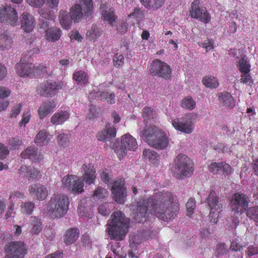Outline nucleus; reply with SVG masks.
I'll return each mask as SVG.
<instances>
[{"label": "nucleus", "instance_id": "69168bd1", "mask_svg": "<svg viewBox=\"0 0 258 258\" xmlns=\"http://www.w3.org/2000/svg\"><path fill=\"white\" fill-rule=\"evenodd\" d=\"M11 94V90L8 87L0 86V98H8Z\"/></svg>", "mask_w": 258, "mask_h": 258}, {"label": "nucleus", "instance_id": "aec40b11", "mask_svg": "<svg viewBox=\"0 0 258 258\" xmlns=\"http://www.w3.org/2000/svg\"><path fill=\"white\" fill-rule=\"evenodd\" d=\"M46 6L39 11L40 16L48 20H54L55 15L52 10L53 9H57L59 0H45Z\"/></svg>", "mask_w": 258, "mask_h": 258}, {"label": "nucleus", "instance_id": "5fc2aeb1", "mask_svg": "<svg viewBox=\"0 0 258 258\" xmlns=\"http://www.w3.org/2000/svg\"><path fill=\"white\" fill-rule=\"evenodd\" d=\"M117 29L120 33H125L128 29V24L126 20H121L118 23Z\"/></svg>", "mask_w": 258, "mask_h": 258}, {"label": "nucleus", "instance_id": "603ef678", "mask_svg": "<svg viewBox=\"0 0 258 258\" xmlns=\"http://www.w3.org/2000/svg\"><path fill=\"white\" fill-rule=\"evenodd\" d=\"M155 112L150 107H145L143 110V116L145 119L148 120L155 117Z\"/></svg>", "mask_w": 258, "mask_h": 258}, {"label": "nucleus", "instance_id": "4be33fe9", "mask_svg": "<svg viewBox=\"0 0 258 258\" xmlns=\"http://www.w3.org/2000/svg\"><path fill=\"white\" fill-rule=\"evenodd\" d=\"M100 11L102 19L112 26L117 18L114 8L110 7L108 4L105 3L101 5Z\"/></svg>", "mask_w": 258, "mask_h": 258}, {"label": "nucleus", "instance_id": "13d9d810", "mask_svg": "<svg viewBox=\"0 0 258 258\" xmlns=\"http://www.w3.org/2000/svg\"><path fill=\"white\" fill-rule=\"evenodd\" d=\"M124 63V57L121 54L116 53L113 57L114 66L116 67H120Z\"/></svg>", "mask_w": 258, "mask_h": 258}, {"label": "nucleus", "instance_id": "79ce46f5", "mask_svg": "<svg viewBox=\"0 0 258 258\" xmlns=\"http://www.w3.org/2000/svg\"><path fill=\"white\" fill-rule=\"evenodd\" d=\"M202 82L206 87L210 88H216L219 85L218 79L211 76L204 77L202 80Z\"/></svg>", "mask_w": 258, "mask_h": 258}, {"label": "nucleus", "instance_id": "2f4dec72", "mask_svg": "<svg viewBox=\"0 0 258 258\" xmlns=\"http://www.w3.org/2000/svg\"><path fill=\"white\" fill-rule=\"evenodd\" d=\"M56 104L54 101L50 100L43 103L39 108L38 113L40 118H43L53 111Z\"/></svg>", "mask_w": 258, "mask_h": 258}, {"label": "nucleus", "instance_id": "9b49d317", "mask_svg": "<svg viewBox=\"0 0 258 258\" xmlns=\"http://www.w3.org/2000/svg\"><path fill=\"white\" fill-rule=\"evenodd\" d=\"M171 123L177 131L187 134L191 133L195 128L192 115L190 113L186 114L180 118L173 119Z\"/></svg>", "mask_w": 258, "mask_h": 258}, {"label": "nucleus", "instance_id": "58836bf2", "mask_svg": "<svg viewBox=\"0 0 258 258\" xmlns=\"http://www.w3.org/2000/svg\"><path fill=\"white\" fill-rule=\"evenodd\" d=\"M141 3L147 8L157 9L161 7L165 0H140Z\"/></svg>", "mask_w": 258, "mask_h": 258}, {"label": "nucleus", "instance_id": "cd10ccee", "mask_svg": "<svg viewBox=\"0 0 258 258\" xmlns=\"http://www.w3.org/2000/svg\"><path fill=\"white\" fill-rule=\"evenodd\" d=\"M116 130L114 126L106 125L105 129L99 131L97 135V138L99 141H107L116 136Z\"/></svg>", "mask_w": 258, "mask_h": 258}, {"label": "nucleus", "instance_id": "39448f33", "mask_svg": "<svg viewBox=\"0 0 258 258\" xmlns=\"http://www.w3.org/2000/svg\"><path fill=\"white\" fill-rule=\"evenodd\" d=\"M141 138L149 146L160 150L165 149L169 144L167 134L155 126H151L141 133Z\"/></svg>", "mask_w": 258, "mask_h": 258}, {"label": "nucleus", "instance_id": "e2e57ef3", "mask_svg": "<svg viewBox=\"0 0 258 258\" xmlns=\"http://www.w3.org/2000/svg\"><path fill=\"white\" fill-rule=\"evenodd\" d=\"M22 144L21 140L19 138H14L10 140L9 142V145L10 148L15 149L17 148Z\"/></svg>", "mask_w": 258, "mask_h": 258}, {"label": "nucleus", "instance_id": "b1692460", "mask_svg": "<svg viewBox=\"0 0 258 258\" xmlns=\"http://www.w3.org/2000/svg\"><path fill=\"white\" fill-rule=\"evenodd\" d=\"M209 171L214 174H223L228 175L231 172V166L223 162H212L209 166Z\"/></svg>", "mask_w": 258, "mask_h": 258}, {"label": "nucleus", "instance_id": "0e129e2a", "mask_svg": "<svg viewBox=\"0 0 258 258\" xmlns=\"http://www.w3.org/2000/svg\"><path fill=\"white\" fill-rule=\"evenodd\" d=\"M109 171L107 169H104L102 171L101 178L104 182L107 184L112 183V180L110 177Z\"/></svg>", "mask_w": 258, "mask_h": 258}, {"label": "nucleus", "instance_id": "ddd939ff", "mask_svg": "<svg viewBox=\"0 0 258 258\" xmlns=\"http://www.w3.org/2000/svg\"><path fill=\"white\" fill-rule=\"evenodd\" d=\"M189 16L204 23H208L211 17L206 8L200 6V0H194L191 4Z\"/></svg>", "mask_w": 258, "mask_h": 258}, {"label": "nucleus", "instance_id": "f257e3e1", "mask_svg": "<svg viewBox=\"0 0 258 258\" xmlns=\"http://www.w3.org/2000/svg\"><path fill=\"white\" fill-rule=\"evenodd\" d=\"M131 209L134 211V218L138 222L146 220L149 215H154L164 221L173 219L179 210L178 200L173 194L163 191L156 193L153 198L147 202L143 200L133 204Z\"/></svg>", "mask_w": 258, "mask_h": 258}, {"label": "nucleus", "instance_id": "338daca9", "mask_svg": "<svg viewBox=\"0 0 258 258\" xmlns=\"http://www.w3.org/2000/svg\"><path fill=\"white\" fill-rule=\"evenodd\" d=\"M22 110V104H18L14 106L12 110L11 111V117H16L19 113L21 112Z\"/></svg>", "mask_w": 258, "mask_h": 258}, {"label": "nucleus", "instance_id": "6ab92c4d", "mask_svg": "<svg viewBox=\"0 0 258 258\" xmlns=\"http://www.w3.org/2000/svg\"><path fill=\"white\" fill-rule=\"evenodd\" d=\"M113 198L115 202L122 204L125 202L126 192L124 187V181L122 180L113 182L111 187Z\"/></svg>", "mask_w": 258, "mask_h": 258}, {"label": "nucleus", "instance_id": "c756f323", "mask_svg": "<svg viewBox=\"0 0 258 258\" xmlns=\"http://www.w3.org/2000/svg\"><path fill=\"white\" fill-rule=\"evenodd\" d=\"M141 242L142 238L139 235H135L130 239L131 250L128 251L127 258H138L136 251L141 247Z\"/></svg>", "mask_w": 258, "mask_h": 258}, {"label": "nucleus", "instance_id": "bb28decb", "mask_svg": "<svg viewBox=\"0 0 258 258\" xmlns=\"http://www.w3.org/2000/svg\"><path fill=\"white\" fill-rule=\"evenodd\" d=\"M218 97L220 105L223 106L232 108L235 106L234 99L229 92L220 93L218 95Z\"/></svg>", "mask_w": 258, "mask_h": 258}, {"label": "nucleus", "instance_id": "680f3d73", "mask_svg": "<svg viewBox=\"0 0 258 258\" xmlns=\"http://www.w3.org/2000/svg\"><path fill=\"white\" fill-rule=\"evenodd\" d=\"M246 254L248 258H252L253 256L258 254V247L253 245L248 246Z\"/></svg>", "mask_w": 258, "mask_h": 258}, {"label": "nucleus", "instance_id": "a18cd8bd", "mask_svg": "<svg viewBox=\"0 0 258 258\" xmlns=\"http://www.w3.org/2000/svg\"><path fill=\"white\" fill-rule=\"evenodd\" d=\"M250 65L249 62L244 58L240 59L238 63L237 68L241 73H249L250 71Z\"/></svg>", "mask_w": 258, "mask_h": 258}, {"label": "nucleus", "instance_id": "0eeeda50", "mask_svg": "<svg viewBox=\"0 0 258 258\" xmlns=\"http://www.w3.org/2000/svg\"><path fill=\"white\" fill-rule=\"evenodd\" d=\"M194 171V164L189 158L185 155H178L175 160L173 175L177 179H183L191 176Z\"/></svg>", "mask_w": 258, "mask_h": 258}, {"label": "nucleus", "instance_id": "4d7b16f0", "mask_svg": "<svg viewBox=\"0 0 258 258\" xmlns=\"http://www.w3.org/2000/svg\"><path fill=\"white\" fill-rule=\"evenodd\" d=\"M98 212L103 216H107L110 213V208L107 203L101 205L98 208Z\"/></svg>", "mask_w": 258, "mask_h": 258}, {"label": "nucleus", "instance_id": "de8ad7c7", "mask_svg": "<svg viewBox=\"0 0 258 258\" xmlns=\"http://www.w3.org/2000/svg\"><path fill=\"white\" fill-rule=\"evenodd\" d=\"M246 215L250 219L258 223V207L254 206L247 209Z\"/></svg>", "mask_w": 258, "mask_h": 258}, {"label": "nucleus", "instance_id": "3c124183", "mask_svg": "<svg viewBox=\"0 0 258 258\" xmlns=\"http://www.w3.org/2000/svg\"><path fill=\"white\" fill-rule=\"evenodd\" d=\"M240 77L241 83L249 86H251L253 84V80L249 73H241Z\"/></svg>", "mask_w": 258, "mask_h": 258}, {"label": "nucleus", "instance_id": "c9c22d12", "mask_svg": "<svg viewBox=\"0 0 258 258\" xmlns=\"http://www.w3.org/2000/svg\"><path fill=\"white\" fill-rule=\"evenodd\" d=\"M80 235L79 230L77 228H72L66 232L64 242L67 245H70L74 243L79 238Z\"/></svg>", "mask_w": 258, "mask_h": 258}, {"label": "nucleus", "instance_id": "72a5a7b5", "mask_svg": "<svg viewBox=\"0 0 258 258\" xmlns=\"http://www.w3.org/2000/svg\"><path fill=\"white\" fill-rule=\"evenodd\" d=\"M22 158H29L32 161L39 162L41 159V156L38 154L36 150L33 147H29L21 153Z\"/></svg>", "mask_w": 258, "mask_h": 258}, {"label": "nucleus", "instance_id": "37998d69", "mask_svg": "<svg viewBox=\"0 0 258 258\" xmlns=\"http://www.w3.org/2000/svg\"><path fill=\"white\" fill-rule=\"evenodd\" d=\"M31 222L32 226L31 229V233L33 234L39 233L42 228L41 220L36 217H31Z\"/></svg>", "mask_w": 258, "mask_h": 258}, {"label": "nucleus", "instance_id": "9d476101", "mask_svg": "<svg viewBox=\"0 0 258 258\" xmlns=\"http://www.w3.org/2000/svg\"><path fill=\"white\" fill-rule=\"evenodd\" d=\"M207 202L210 209L209 215L211 218V222L216 224L219 217V214L222 211V201L214 191L211 190L207 198Z\"/></svg>", "mask_w": 258, "mask_h": 258}, {"label": "nucleus", "instance_id": "a211bd4d", "mask_svg": "<svg viewBox=\"0 0 258 258\" xmlns=\"http://www.w3.org/2000/svg\"><path fill=\"white\" fill-rule=\"evenodd\" d=\"M62 88L59 83L51 82H46L41 84L37 89V93L41 96H54L57 90Z\"/></svg>", "mask_w": 258, "mask_h": 258}, {"label": "nucleus", "instance_id": "a19ab883", "mask_svg": "<svg viewBox=\"0 0 258 258\" xmlns=\"http://www.w3.org/2000/svg\"><path fill=\"white\" fill-rule=\"evenodd\" d=\"M180 105L182 108L192 110L196 107V102L191 96H187L181 100Z\"/></svg>", "mask_w": 258, "mask_h": 258}, {"label": "nucleus", "instance_id": "423d86ee", "mask_svg": "<svg viewBox=\"0 0 258 258\" xmlns=\"http://www.w3.org/2000/svg\"><path fill=\"white\" fill-rule=\"evenodd\" d=\"M248 201L247 197L241 193H236L232 197L230 201L231 211L234 213L233 216L230 217L228 222H231L228 228L235 229L239 224L238 216L243 213L248 206Z\"/></svg>", "mask_w": 258, "mask_h": 258}, {"label": "nucleus", "instance_id": "c85d7f7f", "mask_svg": "<svg viewBox=\"0 0 258 258\" xmlns=\"http://www.w3.org/2000/svg\"><path fill=\"white\" fill-rule=\"evenodd\" d=\"M58 17L59 22L63 29L67 30L71 28L73 20L69 12L67 10H60Z\"/></svg>", "mask_w": 258, "mask_h": 258}, {"label": "nucleus", "instance_id": "2eb2a0df", "mask_svg": "<svg viewBox=\"0 0 258 258\" xmlns=\"http://www.w3.org/2000/svg\"><path fill=\"white\" fill-rule=\"evenodd\" d=\"M0 21L11 26H16L18 22V15L16 9L10 5L1 6Z\"/></svg>", "mask_w": 258, "mask_h": 258}, {"label": "nucleus", "instance_id": "dca6fc26", "mask_svg": "<svg viewBox=\"0 0 258 258\" xmlns=\"http://www.w3.org/2000/svg\"><path fill=\"white\" fill-rule=\"evenodd\" d=\"M150 74L168 79L171 77V70L166 63L159 59L153 61L149 70Z\"/></svg>", "mask_w": 258, "mask_h": 258}, {"label": "nucleus", "instance_id": "412c9836", "mask_svg": "<svg viewBox=\"0 0 258 258\" xmlns=\"http://www.w3.org/2000/svg\"><path fill=\"white\" fill-rule=\"evenodd\" d=\"M20 23L21 28L25 32L28 33L32 32L36 25L34 17L27 12H23L21 15Z\"/></svg>", "mask_w": 258, "mask_h": 258}, {"label": "nucleus", "instance_id": "6e6d98bb", "mask_svg": "<svg viewBox=\"0 0 258 258\" xmlns=\"http://www.w3.org/2000/svg\"><path fill=\"white\" fill-rule=\"evenodd\" d=\"M29 6L35 8H40L44 5L45 0H26Z\"/></svg>", "mask_w": 258, "mask_h": 258}, {"label": "nucleus", "instance_id": "393cba45", "mask_svg": "<svg viewBox=\"0 0 258 258\" xmlns=\"http://www.w3.org/2000/svg\"><path fill=\"white\" fill-rule=\"evenodd\" d=\"M89 99L90 101L95 99L106 101L108 103L111 104L115 103V94L113 93L101 91H94L90 93Z\"/></svg>", "mask_w": 258, "mask_h": 258}, {"label": "nucleus", "instance_id": "f704fd0d", "mask_svg": "<svg viewBox=\"0 0 258 258\" xmlns=\"http://www.w3.org/2000/svg\"><path fill=\"white\" fill-rule=\"evenodd\" d=\"M70 114L67 111H60L55 113L51 117V122L53 124H61L70 117Z\"/></svg>", "mask_w": 258, "mask_h": 258}, {"label": "nucleus", "instance_id": "ea45409f", "mask_svg": "<svg viewBox=\"0 0 258 258\" xmlns=\"http://www.w3.org/2000/svg\"><path fill=\"white\" fill-rule=\"evenodd\" d=\"M101 33V31L99 27L95 25H92L88 30L86 36L89 40L95 41L100 36Z\"/></svg>", "mask_w": 258, "mask_h": 258}, {"label": "nucleus", "instance_id": "f3484780", "mask_svg": "<svg viewBox=\"0 0 258 258\" xmlns=\"http://www.w3.org/2000/svg\"><path fill=\"white\" fill-rule=\"evenodd\" d=\"M39 25L40 28L45 30V38L47 41L54 42L59 40L61 37V30L56 27H48L49 23L47 21L41 20Z\"/></svg>", "mask_w": 258, "mask_h": 258}, {"label": "nucleus", "instance_id": "774afa93", "mask_svg": "<svg viewBox=\"0 0 258 258\" xmlns=\"http://www.w3.org/2000/svg\"><path fill=\"white\" fill-rule=\"evenodd\" d=\"M45 236L49 240H52L55 237L54 231L50 228H46L44 231Z\"/></svg>", "mask_w": 258, "mask_h": 258}, {"label": "nucleus", "instance_id": "4c0bfd02", "mask_svg": "<svg viewBox=\"0 0 258 258\" xmlns=\"http://www.w3.org/2000/svg\"><path fill=\"white\" fill-rule=\"evenodd\" d=\"M73 79L81 86L86 85L88 82V76L83 71L75 72L73 74Z\"/></svg>", "mask_w": 258, "mask_h": 258}, {"label": "nucleus", "instance_id": "bf43d9fd", "mask_svg": "<svg viewBox=\"0 0 258 258\" xmlns=\"http://www.w3.org/2000/svg\"><path fill=\"white\" fill-rule=\"evenodd\" d=\"M214 41L212 39H208L205 40L203 42H200L199 43V46H202L206 49L207 52L214 48L213 47Z\"/></svg>", "mask_w": 258, "mask_h": 258}, {"label": "nucleus", "instance_id": "052dcab7", "mask_svg": "<svg viewBox=\"0 0 258 258\" xmlns=\"http://www.w3.org/2000/svg\"><path fill=\"white\" fill-rule=\"evenodd\" d=\"M31 117V113L29 111H25L22 115L21 121L19 123L20 126H24L29 122Z\"/></svg>", "mask_w": 258, "mask_h": 258}, {"label": "nucleus", "instance_id": "09e8293b", "mask_svg": "<svg viewBox=\"0 0 258 258\" xmlns=\"http://www.w3.org/2000/svg\"><path fill=\"white\" fill-rule=\"evenodd\" d=\"M34 208V204L33 202H22L21 204L22 212L26 214H31Z\"/></svg>", "mask_w": 258, "mask_h": 258}, {"label": "nucleus", "instance_id": "5701e85b", "mask_svg": "<svg viewBox=\"0 0 258 258\" xmlns=\"http://www.w3.org/2000/svg\"><path fill=\"white\" fill-rule=\"evenodd\" d=\"M30 195L34 196L39 201L44 200L48 195L47 188L41 184H33L29 188Z\"/></svg>", "mask_w": 258, "mask_h": 258}, {"label": "nucleus", "instance_id": "6e6552de", "mask_svg": "<svg viewBox=\"0 0 258 258\" xmlns=\"http://www.w3.org/2000/svg\"><path fill=\"white\" fill-rule=\"evenodd\" d=\"M84 5V8L79 4H76L70 9L71 16L75 23L81 20L83 16H90L93 13V3L92 0H78Z\"/></svg>", "mask_w": 258, "mask_h": 258}, {"label": "nucleus", "instance_id": "a878e982", "mask_svg": "<svg viewBox=\"0 0 258 258\" xmlns=\"http://www.w3.org/2000/svg\"><path fill=\"white\" fill-rule=\"evenodd\" d=\"M19 174L28 179H34L40 178V171L31 166H22L19 170Z\"/></svg>", "mask_w": 258, "mask_h": 258}, {"label": "nucleus", "instance_id": "f03ea898", "mask_svg": "<svg viewBox=\"0 0 258 258\" xmlns=\"http://www.w3.org/2000/svg\"><path fill=\"white\" fill-rule=\"evenodd\" d=\"M81 171L83 172V179L75 175H68L62 179V186L72 192L79 194L84 191V181L88 184L94 183L96 178L94 166L92 164H84Z\"/></svg>", "mask_w": 258, "mask_h": 258}, {"label": "nucleus", "instance_id": "f8f14e48", "mask_svg": "<svg viewBox=\"0 0 258 258\" xmlns=\"http://www.w3.org/2000/svg\"><path fill=\"white\" fill-rule=\"evenodd\" d=\"M26 245L21 241H12L7 243L5 246L7 255L4 258H23L26 253Z\"/></svg>", "mask_w": 258, "mask_h": 258}, {"label": "nucleus", "instance_id": "7ed1b4c3", "mask_svg": "<svg viewBox=\"0 0 258 258\" xmlns=\"http://www.w3.org/2000/svg\"><path fill=\"white\" fill-rule=\"evenodd\" d=\"M130 220L123 213L116 211L112 214L106 224V230L110 238L117 241L123 240L129 227Z\"/></svg>", "mask_w": 258, "mask_h": 258}, {"label": "nucleus", "instance_id": "49530a36", "mask_svg": "<svg viewBox=\"0 0 258 258\" xmlns=\"http://www.w3.org/2000/svg\"><path fill=\"white\" fill-rule=\"evenodd\" d=\"M144 16V14L143 11L138 8H136L134 12L128 15V17L129 18H133L135 19V21L133 23L134 24L135 22H138L140 21Z\"/></svg>", "mask_w": 258, "mask_h": 258}, {"label": "nucleus", "instance_id": "8fccbe9b", "mask_svg": "<svg viewBox=\"0 0 258 258\" xmlns=\"http://www.w3.org/2000/svg\"><path fill=\"white\" fill-rule=\"evenodd\" d=\"M108 195L106 189L100 187H97L94 191L93 198L94 199H103L106 197Z\"/></svg>", "mask_w": 258, "mask_h": 258}, {"label": "nucleus", "instance_id": "473e14b6", "mask_svg": "<svg viewBox=\"0 0 258 258\" xmlns=\"http://www.w3.org/2000/svg\"><path fill=\"white\" fill-rule=\"evenodd\" d=\"M13 42L11 36L7 32L0 33V51L10 49L12 46Z\"/></svg>", "mask_w": 258, "mask_h": 258}, {"label": "nucleus", "instance_id": "20e7f679", "mask_svg": "<svg viewBox=\"0 0 258 258\" xmlns=\"http://www.w3.org/2000/svg\"><path fill=\"white\" fill-rule=\"evenodd\" d=\"M70 204L69 198L63 194H56L52 196L43 208V212L51 218H60L67 213Z\"/></svg>", "mask_w": 258, "mask_h": 258}, {"label": "nucleus", "instance_id": "7c9ffc66", "mask_svg": "<svg viewBox=\"0 0 258 258\" xmlns=\"http://www.w3.org/2000/svg\"><path fill=\"white\" fill-rule=\"evenodd\" d=\"M53 137L48 132L42 130L37 134L35 137V143L39 146L46 145Z\"/></svg>", "mask_w": 258, "mask_h": 258}, {"label": "nucleus", "instance_id": "4468645a", "mask_svg": "<svg viewBox=\"0 0 258 258\" xmlns=\"http://www.w3.org/2000/svg\"><path fill=\"white\" fill-rule=\"evenodd\" d=\"M138 147L136 139L130 134H126L122 136L121 143L116 153L120 159L126 155L127 151H135Z\"/></svg>", "mask_w": 258, "mask_h": 258}, {"label": "nucleus", "instance_id": "864d4df0", "mask_svg": "<svg viewBox=\"0 0 258 258\" xmlns=\"http://www.w3.org/2000/svg\"><path fill=\"white\" fill-rule=\"evenodd\" d=\"M187 215L191 216L194 213L195 209L196 208V203L194 199H190L188 200L186 204Z\"/></svg>", "mask_w": 258, "mask_h": 258}, {"label": "nucleus", "instance_id": "c03bdc74", "mask_svg": "<svg viewBox=\"0 0 258 258\" xmlns=\"http://www.w3.org/2000/svg\"><path fill=\"white\" fill-rule=\"evenodd\" d=\"M55 135H56V141L59 145L67 147L69 145V140L68 135L63 133H59L56 131Z\"/></svg>", "mask_w": 258, "mask_h": 258}, {"label": "nucleus", "instance_id": "e433bc0d", "mask_svg": "<svg viewBox=\"0 0 258 258\" xmlns=\"http://www.w3.org/2000/svg\"><path fill=\"white\" fill-rule=\"evenodd\" d=\"M144 158L153 164H155L159 161L160 156L155 151L146 149L143 153Z\"/></svg>", "mask_w": 258, "mask_h": 258}, {"label": "nucleus", "instance_id": "1a4fd4ad", "mask_svg": "<svg viewBox=\"0 0 258 258\" xmlns=\"http://www.w3.org/2000/svg\"><path fill=\"white\" fill-rule=\"evenodd\" d=\"M43 68L41 66L35 68L34 66L31 63L29 58H25L22 56L15 67L17 74L22 77L30 76L31 75H40L43 72Z\"/></svg>", "mask_w": 258, "mask_h": 258}]
</instances>
